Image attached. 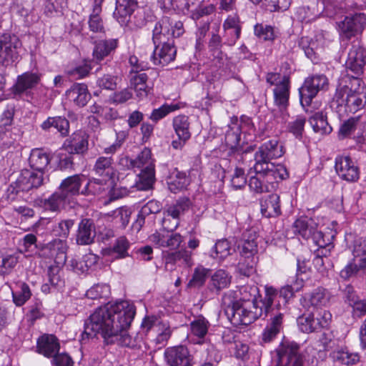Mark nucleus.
<instances>
[{"label": "nucleus", "instance_id": "obj_34", "mask_svg": "<svg viewBox=\"0 0 366 366\" xmlns=\"http://www.w3.org/2000/svg\"><path fill=\"white\" fill-rule=\"evenodd\" d=\"M290 88V78H285L282 84L273 89L274 104L281 111L285 110L289 105Z\"/></svg>", "mask_w": 366, "mask_h": 366}, {"label": "nucleus", "instance_id": "obj_26", "mask_svg": "<svg viewBox=\"0 0 366 366\" xmlns=\"http://www.w3.org/2000/svg\"><path fill=\"white\" fill-rule=\"evenodd\" d=\"M136 7V0H116V8L113 16L120 24L126 25Z\"/></svg>", "mask_w": 366, "mask_h": 366}, {"label": "nucleus", "instance_id": "obj_7", "mask_svg": "<svg viewBox=\"0 0 366 366\" xmlns=\"http://www.w3.org/2000/svg\"><path fill=\"white\" fill-rule=\"evenodd\" d=\"M352 255V259L340 271V277L345 280L366 273V238L355 241Z\"/></svg>", "mask_w": 366, "mask_h": 366}, {"label": "nucleus", "instance_id": "obj_59", "mask_svg": "<svg viewBox=\"0 0 366 366\" xmlns=\"http://www.w3.org/2000/svg\"><path fill=\"white\" fill-rule=\"evenodd\" d=\"M117 79L118 77L117 76L111 75V74H104L102 76L99 77L97 80V85L101 89H107V90H115L117 86Z\"/></svg>", "mask_w": 366, "mask_h": 366}, {"label": "nucleus", "instance_id": "obj_63", "mask_svg": "<svg viewBox=\"0 0 366 366\" xmlns=\"http://www.w3.org/2000/svg\"><path fill=\"white\" fill-rule=\"evenodd\" d=\"M67 5V0H47L44 13L49 16H53L55 13L61 12Z\"/></svg>", "mask_w": 366, "mask_h": 366}, {"label": "nucleus", "instance_id": "obj_61", "mask_svg": "<svg viewBox=\"0 0 366 366\" xmlns=\"http://www.w3.org/2000/svg\"><path fill=\"white\" fill-rule=\"evenodd\" d=\"M266 295L264 298L263 302H259L260 306L264 307V312L266 315L272 312V309H275L273 307L274 298L277 295V290L272 287H266L265 288Z\"/></svg>", "mask_w": 366, "mask_h": 366}, {"label": "nucleus", "instance_id": "obj_2", "mask_svg": "<svg viewBox=\"0 0 366 366\" xmlns=\"http://www.w3.org/2000/svg\"><path fill=\"white\" fill-rule=\"evenodd\" d=\"M257 287L244 286L240 289L242 297L234 300L231 294L222 297L224 313L229 320L235 325H248L260 317L263 308L257 300Z\"/></svg>", "mask_w": 366, "mask_h": 366}, {"label": "nucleus", "instance_id": "obj_24", "mask_svg": "<svg viewBox=\"0 0 366 366\" xmlns=\"http://www.w3.org/2000/svg\"><path fill=\"white\" fill-rule=\"evenodd\" d=\"M18 183L25 192L38 189L44 184V174L30 169H23L18 176Z\"/></svg>", "mask_w": 366, "mask_h": 366}, {"label": "nucleus", "instance_id": "obj_4", "mask_svg": "<svg viewBox=\"0 0 366 366\" xmlns=\"http://www.w3.org/2000/svg\"><path fill=\"white\" fill-rule=\"evenodd\" d=\"M126 161L129 163V167L141 169L139 181L137 182L138 189H150L155 180L154 164L151 150L145 147L135 159L127 158Z\"/></svg>", "mask_w": 366, "mask_h": 366}, {"label": "nucleus", "instance_id": "obj_36", "mask_svg": "<svg viewBox=\"0 0 366 366\" xmlns=\"http://www.w3.org/2000/svg\"><path fill=\"white\" fill-rule=\"evenodd\" d=\"M330 299V292L322 287H318L304 297V301L307 302L310 306L314 307L326 306Z\"/></svg>", "mask_w": 366, "mask_h": 366}, {"label": "nucleus", "instance_id": "obj_49", "mask_svg": "<svg viewBox=\"0 0 366 366\" xmlns=\"http://www.w3.org/2000/svg\"><path fill=\"white\" fill-rule=\"evenodd\" d=\"M192 253L186 249H182L175 252L167 253L164 255L166 264H174L178 261L182 260L183 262L190 267L192 265Z\"/></svg>", "mask_w": 366, "mask_h": 366}, {"label": "nucleus", "instance_id": "obj_42", "mask_svg": "<svg viewBox=\"0 0 366 366\" xmlns=\"http://www.w3.org/2000/svg\"><path fill=\"white\" fill-rule=\"evenodd\" d=\"M309 122L313 128L314 132L322 134H330L332 129L328 124L327 117L322 112H315L310 117Z\"/></svg>", "mask_w": 366, "mask_h": 366}, {"label": "nucleus", "instance_id": "obj_3", "mask_svg": "<svg viewBox=\"0 0 366 366\" xmlns=\"http://www.w3.org/2000/svg\"><path fill=\"white\" fill-rule=\"evenodd\" d=\"M84 175L74 174L65 178L58 189L49 198L38 200V204L45 210L59 212L66 204H69L75 196L80 194Z\"/></svg>", "mask_w": 366, "mask_h": 366}, {"label": "nucleus", "instance_id": "obj_39", "mask_svg": "<svg viewBox=\"0 0 366 366\" xmlns=\"http://www.w3.org/2000/svg\"><path fill=\"white\" fill-rule=\"evenodd\" d=\"M210 323L203 316L200 315L196 317L190 323L191 333L193 336L199 339L198 343L202 344L204 342V338L208 333Z\"/></svg>", "mask_w": 366, "mask_h": 366}, {"label": "nucleus", "instance_id": "obj_47", "mask_svg": "<svg viewBox=\"0 0 366 366\" xmlns=\"http://www.w3.org/2000/svg\"><path fill=\"white\" fill-rule=\"evenodd\" d=\"M332 357L335 361L341 364L350 365L359 361L357 353L350 352L347 349H338L332 352Z\"/></svg>", "mask_w": 366, "mask_h": 366}, {"label": "nucleus", "instance_id": "obj_10", "mask_svg": "<svg viewBox=\"0 0 366 366\" xmlns=\"http://www.w3.org/2000/svg\"><path fill=\"white\" fill-rule=\"evenodd\" d=\"M225 132V143L230 147L231 152L237 161L243 159V156L254 150L253 146H247L243 148L239 146L241 135V126H239L237 117H232L231 122L227 125Z\"/></svg>", "mask_w": 366, "mask_h": 366}, {"label": "nucleus", "instance_id": "obj_28", "mask_svg": "<svg viewBox=\"0 0 366 366\" xmlns=\"http://www.w3.org/2000/svg\"><path fill=\"white\" fill-rule=\"evenodd\" d=\"M41 128L46 132H51L54 128L60 134L61 137H66L69 133V122L61 116L49 117L41 124Z\"/></svg>", "mask_w": 366, "mask_h": 366}, {"label": "nucleus", "instance_id": "obj_18", "mask_svg": "<svg viewBox=\"0 0 366 366\" xmlns=\"http://www.w3.org/2000/svg\"><path fill=\"white\" fill-rule=\"evenodd\" d=\"M164 358L169 366L192 365V356L188 349L182 345L167 348L164 351Z\"/></svg>", "mask_w": 366, "mask_h": 366}, {"label": "nucleus", "instance_id": "obj_27", "mask_svg": "<svg viewBox=\"0 0 366 366\" xmlns=\"http://www.w3.org/2000/svg\"><path fill=\"white\" fill-rule=\"evenodd\" d=\"M67 99L79 107H84L91 98L87 86L75 83L66 92Z\"/></svg>", "mask_w": 366, "mask_h": 366}, {"label": "nucleus", "instance_id": "obj_37", "mask_svg": "<svg viewBox=\"0 0 366 366\" xmlns=\"http://www.w3.org/2000/svg\"><path fill=\"white\" fill-rule=\"evenodd\" d=\"M262 171L266 176V182L273 183L278 179H285L289 177V174L282 164H274L273 163L262 166Z\"/></svg>", "mask_w": 366, "mask_h": 366}, {"label": "nucleus", "instance_id": "obj_53", "mask_svg": "<svg viewBox=\"0 0 366 366\" xmlns=\"http://www.w3.org/2000/svg\"><path fill=\"white\" fill-rule=\"evenodd\" d=\"M215 252L214 258H218L220 260L224 259L228 256L232 254L234 251L230 245V242L227 239H223L217 241L214 246Z\"/></svg>", "mask_w": 366, "mask_h": 366}, {"label": "nucleus", "instance_id": "obj_41", "mask_svg": "<svg viewBox=\"0 0 366 366\" xmlns=\"http://www.w3.org/2000/svg\"><path fill=\"white\" fill-rule=\"evenodd\" d=\"M230 282L231 277L228 273L223 269H219L212 276L209 288L212 291L219 292L220 290L227 287Z\"/></svg>", "mask_w": 366, "mask_h": 366}, {"label": "nucleus", "instance_id": "obj_35", "mask_svg": "<svg viewBox=\"0 0 366 366\" xmlns=\"http://www.w3.org/2000/svg\"><path fill=\"white\" fill-rule=\"evenodd\" d=\"M162 209V204L157 200H150L145 204L137 215L135 222L133 224V227L139 231L145 223L146 217L152 214H157Z\"/></svg>", "mask_w": 366, "mask_h": 366}, {"label": "nucleus", "instance_id": "obj_62", "mask_svg": "<svg viewBox=\"0 0 366 366\" xmlns=\"http://www.w3.org/2000/svg\"><path fill=\"white\" fill-rule=\"evenodd\" d=\"M303 286L302 281L296 280L294 285H287L282 287L279 292L280 297H282L285 302L291 299L295 292H298Z\"/></svg>", "mask_w": 366, "mask_h": 366}, {"label": "nucleus", "instance_id": "obj_25", "mask_svg": "<svg viewBox=\"0 0 366 366\" xmlns=\"http://www.w3.org/2000/svg\"><path fill=\"white\" fill-rule=\"evenodd\" d=\"M96 230L94 220L82 219L79 224L76 241L77 244L88 245L94 242Z\"/></svg>", "mask_w": 366, "mask_h": 366}, {"label": "nucleus", "instance_id": "obj_12", "mask_svg": "<svg viewBox=\"0 0 366 366\" xmlns=\"http://www.w3.org/2000/svg\"><path fill=\"white\" fill-rule=\"evenodd\" d=\"M284 154L283 147L275 139L262 144L254 154L255 164L257 169L262 171V166L272 164L273 159L281 157Z\"/></svg>", "mask_w": 366, "mask_h": 366}, {"label": "nucleus", "instance_id": "obj_52", "mask_svg": "<svg viewBox=\"0 0 366 366\" xmlns=\"http://www.w3.org/2000/svg\"><path fill=\"white\" fill-rule=\"evenodd\" d=\"M106 181V179H90L85 186L84 189L81 192V194L84 195L101 194L105 190Z\"/></svg>", "mask_w": 366, "mask_h": 366}, {"label": "nucleus", "instance_id": "obj_31", "mask_svg": "<svg viewBox=\"0 0 366 366\" xmlns=\"http://www.w3.org/2000/svg\"><path fill=\"white\" fill-rule=\"evenodd\" d=\"M261 212L265 217H276L281 214L280 196L277 194H269L262 199Z\"/></svg>", "mask_w": 366, "mask_h": 366}, {"label": "nucleus", "instance_id": "obj_5", "mask_svg": "<svg viewBox=\"0 0 366 366\" xmlns=\"http://www.w3.org/2000/svg\"><path fill=\"white\" fill-rule=\"evenodd\" d=\"M366 104V92L347 94L336 90L331 102V107L336 110L340 117L355 114L362 110Z\"/></svg>", "mask_w": 366, "mask_h": 366}, {"label": "nucleus", "instance_id": "obj_17", "mask_svg": "<svg viewBox=\"0 0 366 366\" xmlns=\"http://www.w3.org/2000/svg\"><path fill=\"white\" fill-rule=\"evenodd\" d=\"M268 315L270 318L262 333V341L264 343L272 342L283 328L284 312L272 309Z\"/></svg>", "mask_w": 366, "mask_h": 366}, {"label": "nucleus", "instance_id": "obj_8", "mask_svg": "<svg viewBox=\"0 0 366 366\" xmlns=\"http://www.w3.org/2000/svg\"><path fill=\"white\" fill-rule=\"evenodd\" d=\"M328 85V79L324 74H314L307 77L299 89L302 106L310 107L318 92L327 89Z\"/></svg>", "mask_w": 366, "mask_h": 366}, {"label": "nucleus", "instance_id": "obj_48", "mask_svg": "<svg viewBox=\"0 0 366 366\" xmlns=\"http://www.w3.org/2000/svg\"><path fill=\"white\" fill-rule=\"evenodd\" d=\"M191 205V201L188 197H183L177 200L176 203L169 206L167 213L179 220L180 215L188 210Z\"/></svg>", "mask_w": 366, "mask_h": 366}, {"label": "nucleus", "instance_id": "obj_51", "mask_svg": "<svg viewBox=\"0 0 366 366\" xmlns=\"http://www.w3.org/2000/svg\"><path fill=\"white\" fill-rule=\"evenodd\" d=\"M96 9V4H93L92 13L89 19V27L93 32H104L103 21L99 16V14L102 12V4H98V10Z\"/></svg>", "mask_w": 366, "mask_h": 366}, {"label": "nucleus", "instance_id": "obj_20", "mask_svg": "<svg viewBox=\"0 0 366 366\" xmlns=\"http://www.w3.org/2000/svg\"><path fill=\"white\" fill-rule=\"evenodd\" d=\"M257 234L254 229L244 231L238 244L241 257L258 258L257 257Z\"/></svg>", "mask_w": 366, "mask_h": 366}, {"label": "nucleus", "instance_id": "obj_57", "mask_svg": "<svg viewBox=\"0 0 366 366\" xmlns=\"http://www.w3.org/2000/svg\"><path fill=\"white\" fill-rule=\"evenodd\" d=\"M178 109L179 107L177 104H164L159 108L154 109L149 116V119L154 122H157L159 120L163 119L169 113L174 112Z\"/></svg>", "mask_w": 366, "mask_h": 366}, {"label": "nucleus", "instance_id": "obj_15", "mask_svg": "<svg viewBox=\"0 0 366 366\" xmlns=\"http://www.w3.org/2000/svg\"><path fill=\"white\" fill-rule=\"evenodd\" d=\"M366 64V50L358 41H354L349 51L346 61L347 68L355 74L362 73L363 66Z\"/></svg>", "mask_w": 366, "mask_h": 366}, {"label": "nucleus", "instance_id": "obj_13", "mask_svg": "<svg viewBox=\"0 0 366 366\" xmlns=\"http://www.w3.org/2000/svg\"><path fill=\"white\" fill-rule=\"evenodd\" d=\"M337 25L341 37L350 39L363 30L366 25V14L357 13L347 16Z\"/></svg>", "mask_w": 366, "mask_h": 366}, {"label": "nucleus", "instance_id": "obj_55", "mask_svg": "<svg viewBox=\"0 0 366 366\" xmlns=\"http://www.w3.org/2000/svg\"><path fill=\"white\" fill-rule=\"evenodd\" d=\"M31 296V292L29 285L24 282L20 284L19 291L12 292L13 301L18 307L24 305Z\"/></svg>", "mask_w": 366, "mask_h": 366}, {"label": "nucleus", "instance_id": "obj_56", "mask_svg": "<svg viewBox=\"0 0 366 366\" xmlns=\"http://www.w3.org/2000/svg\"><path fill=\"white\" fill-rule=\"evenodd\" d=\"M92 69L90 61L88 60L82 61L79 64L69 69L67 71L69 75L76 78L82 79L86 76Z\"/></svg>", "mask_w": 366, "mask_h": 366}, {"label": "nucleus", "instance_id": "obj_33", "mask_svg": "<svg viewBox=\"0 0 366 366\" xmlns=\"http://www.w3.org/2000/svg\"><path fill=\"white\" fill-rule=\"evenodd\" d=\"M38 352L46 357H52L59 350L58 339L53 335H44L37 341Z\"/></svg>", "mask_w": 366, "mask_h": 366}, {"label": "nucleus", "instance_id": "obj_16", "mask_svg": "<svg viewBox=\"0 0 366 366\" xmlns=\"http://www.w3.org/2000/svg\"><path fill=\"white\" fill-rule=\"evenodd\" d=\"M335 168L339 177L347 182H355L360 177L358 167L348 156L337 157Z\"/></svg>", "mask_w": 366, "mask_h": 366}, {"label": "nucleus", "instance_id": "obj_40", "mask_svg": "<svg viewBox=\"0 0 366 366\" xmlns=\"http://www.w3.org/2000/svg\"><path fill=\"white\" fill-rule=\"evenodd\" d=\"M94 171L104 179H109L114 174L113 159L112 157H99L94 166Z\"/></svg>", "mask_w": 366, "mask_h": 366}, {"label": "nucleus", "instance_id": "obj_22", "mask_svg": "<svg viewBox=\"0 0 366 366\" xmlns=\"http://www.w3.org/2000/svg\"><path fill=\"white\" fill-rule=\"evenodd\" d=\"M176 54L174 41H167L155 45L152 59L155 65L165 66L174 60Z\"/></svg>", "mask_w": 366, "mask_h": 366}, {"label": "nucleus", "instance_id": "obj_58", "mask_svg": "<svg viewBox=\"0 0 366 366\" xmlns=\"http://www.w3.org/2000/svg\"><path fill=\"white\" fill-rule=\"evenodd\" d=\"M129 247L130 243L128 239L125 237H120L117 239L112 250L114 253L117 254L118 258H124L129 256L128 253Z\"/></svg>", "mask_w": 366, "mask_h": 366}, {"label": "nucleus", "instance_id": "obj_44", "mask_svg": "<svg viewBox=\"0 0 366 366\" xmlns=\"http://www.w3.org/2000/svg\"><path fill=\"white\" fill-rule=\"evenodd\" d=\"M345 84L342 85L341 84L337 86L336 90L344 91L347 94L352 93H362L365 92V87L363 81L361 79L353 76L347 77L345 80Z\"/></svg>", "mask_w": 366, "mask_h": 366}, {"label": "nucleus", "instance_id": "obj_32", "mask_svg": "<svg viewBox=\"0 0 366 366\" xmlns=\"http://www.w3.org/2000/svg\"><path fill=\"white\" fill-rule=\"evenodd\" d=\"M117 46L118 40L116 39L96 41L92 53L93 59L97 62L101 61L114 52Z\"/></svg>", "mask_w": 366, "mask_h": 366}, {"label": "nucleus", "instance_id": "obj_60", "mask_svg": "<svg viewBox=\"0 0 366 366\" xmlns=\"http://www.w3.org/2000/svg\"><path fill=\"white\" fill-rule=\"evenodd\" d=\"M208 270L203 267H197L194 271L192 278L188 283V286L199 287L205 282Z\"/></svg>", "mask_w": 366, "mask_h": 366}, {"label": "nucleus", "instance_id": "obj_23", "mask_svg": "<svg viewBox=\"0 0 366 366\" xmlns=\"http://www.w3.org/2000/svg\"><path fill=\"white\" fill-rule=\"evenodd\" d=\"M149 241L158 247L177 249L182 242V237L179 233L160 230L149 236Z\"/></svg>", "mask_w": 366, "mask_h": 366}, {"label": "nucleus", "instance_id": "obj_6", "mask_svg": "<svg viewBox=\"0 0 366 366\" xmlns=\"http://www.w3.org/2000/svg\"><path fill=\"white\" fill-rule=\"evenodd\" d=\"M184 33L183 23L172 17L164 16L154 25L152 30V41L154 45L173 41Z\"/></svg>", "mask_w": 366, "mask_h": 366}, {"label": "nucleus", "instance_id": "obj_54", "mask_svg": "<svg viewBox=\"0 0 366 366\" xmlns=\"http://www.w3.org/2000/svg\"><path fill=\"white\" fill-rule=\"evenodd\" d=\"M300 46L311 61H315L317 59V47L315 41L310 40L308 37H302L300 41Z\"/></svg>", "mask_w": 366, "mask_h": 366}, {"label": "nucleus", "instance_id": "obj_38", "mask_svg": "<svg viewBox=\"0 0 366 366\" xmlns=\"http://www.w3.org/2000/svg\"><path fill=\"white\" fill-rule=\"evenodd\" d=\"M252 169H254L256 174L255 176H252L249 180L250 189L258 194L269 192V184L270 183L266 182V176L264 172L257 169V165L254 164L252 168H250L249 173Z\"/></svg>", "mask_w": 366, "mask_h": 366}, {"label": "nucleus", "instance_id": "obj_9", "mask_svg": "<svg viewBox=\"0 0 366 366\" xmlns=\"http://www.w3.org/2000/svg\"><path fill=\"white\" fill-rule=\"evenodd\" d=\"M332 320V315L327 310L318 312L317 314H304L297 319L299 329L305 333L317 332L327 328Z\"/></svg>", "mask_w": 366, "mask_h": 366}, {"label": "nucleus", "instance_id": "obj_19", "mask_svg": "<svg viewBox=\"0 0 366 366\" xmlns=\"http://www.w3.org/2000/svg\"><path fill=\"white\" fill-rule=\"evenodd\" d=\"M88 144V135L84 131L78 130L64 141L63 148L70 154H80L87 151Z\"/></svg>", "mask_w": 366, "mask_h": 366}, {"label": "nucleus", "instance_id": "obj_14", "mask_svg": "<svg viewBox=\"0 0 366 366\" xmlns=\"http://www.w3.org/2000/svg\"><path fill=\"white\" fill-rule=\"evenodd\" d=\"M300 347L295 342L282 343L277 349L278 357L276 366H302Z\"/></svg>", "mask_w": 366, "mask_h": 366}, {"label": "nucleus", "instance_id": "obj_21", "mask_svg": "<svg viewBox=\"0 0 366 366\" xmlns=\"http://www.w3.org/2000/svg\"><path fill=\"white\" fill-rule=\"evenodd\" d=\"M41 74L38 72L26 71L19 75L13 86V93L21 95L35 88L41 81Z\"/></svg>", "mask_w": 366, "mask_h": 366}, {"label": "nucleus", "instance_id": "obj_11", "mask_svg": "<svg viewBox=\"0 0 366 366\" xmlns=\"http://www.w3.org/2000/svg\"><path fill=\"white\" fill-rule=\"evenodd\" d=\"M21 45L18 37L9 34H0V64L11 65L19 57L17 49Z\"/></svg>", "mask_w": 366, "mask_h": 366}, {"label": "nucleus", "instance_id": "obj_45", "mask_svg": "<svg viewBox=\"0 0 366 366\" xmlns=\"http://www.w3.org/2000/svg\"><path fill=\"white\" fill-rule=\"evenodd\" d=\"M167 184L169 190L176 193L185 189L189 184V179L184 172L175 171L170 177Z\"/></svg>", "mask_w": 366, "mask_h": 366}, {"label": "nucleus", "instance_id": "obj_1", "mask_svg": "<svg viewBox=\"0 0 366 366\" xmlns=\"http://www.w3.org/2000/svg\"><path fill=\"white\" fill-rule=\"evenodd\" d=\"M135 314V306L127 300L99 307L85 322L81 342L101 334L107 344L117 343L131 348L139 346L142 337L138 334L133 337L127 332Z\"/></svg>", "mask_w": 366, "mask_h": 366}, {"label": "nucleus", "instance_id": "obj_50", "mask_svg": "<svg viewBox=\"0 0 366 366\" xmlns=\"http://www.w3.org/2000/svg\"><path fill=\"white\" fill-rule=\"evenodd\" d=\"M258 258L241 257L237 264V269L240 274L249 277L255 272V267Z\"/></svg>", "mask_w": 366, "mask_h": 366}, {"label": "nucleus", "instance_id": "obj_29", "mask_svg": "<svg viewBox=\"0 0 366 366\" xmlns=\"http://www.w3.org/2000/svg\"><path fill=\"white\" fill-rule=\"evenodd\" d=\"M51 161L49 154L43 149L36 148L31 150L29 163L31 168L36 172L44 174Z\"/></svg>", "mask_w": 366, "mask_h": 366}, {"label": "nucleus", "instance_id": "obj_46", "mask_svg": "<svg viewBox=\"0 0 366 366\" xmlns=\"http://www.w3.org/2000/svg\"><path fill=\"white\" fill-rule=\"evenodd\" d=\"M315 226L312 220L303 218L297 219L294 223V232L302 238L310 239Z\"/></svg>", "mask_w": 366, "mask_h": 366}, {"label": "nucleus", "instance_id": "obj_43", "mask_svg": "<svg viewBox=\"0 0 366 366\" xmlns=\"http://www.w3.org/2000/svg\"><path fill=\"white\" fill-rule=\"evenodd\" d=\"M173 127L178 138L188 140L191 134L189 132V122L188 117L179 115L173 119Z\"/></svg>", "mask_w": 366, "mask_h": 366}, {"label": "nucleus", "instance_id": "obj_64", "mask_svg": "<svg viewBox=\"0 0 366 366\" xmlns=\"http://www.w3.org/2000/svg\"><path fill=\"white\" fill-rule=\"evenodd\" d=\"M254 34L264 41L273 40L274 39V29L269 25L257 24L254 26Z\"/></svg>", "mask_w": 366, "mask_h": 366}, {"label": "nucleus", "instance_id": "obj_30", "mask_svg": "<svg viewBox=\"0 0 366 366\" xmlns=\"http://www.w3.org/2000/svg\"><path fill=\"white\" fill-rule=\"evenodd\" d=\"M68 246L66 240L55 239L49 242L45 249L49 250V256L54 258L56 264H64L66 261V251Z\"/></svg>", "mask_w": 366, "mask_h": 366}]
</instances>
